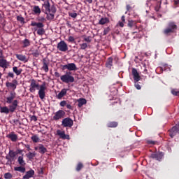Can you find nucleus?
Listing matches in <instances>:
<instances>
[{"instance_id":"obj_1","label":"nucleus","mask_w":179,"mask_h":179,"mask_svg":"<svg viewBox=\"0 0 179 179\" xmlns=\"http://www.w3.org/2000/svg\"><path fill=\"white\" fill-rule=\"evenodd\" d=\"M36 89L37 90H39L38 96L41 100H44V99L45 98V89H47V87H45V83L40 86V85L37 83V81H36V80L32 79L31 80L29 86V92L31 93H34V92H36Z\"/></svg>"},{"instance_id":"obj_2","label":"nucleus","mask_w":179,"mask_h":179,"mask_svg":"<svg viewBox=\"0 0 179 179\" xmlns=\"http://www.w3.org/2000/svg\"><path fill=\"white\" fill-rule=\"evenodd\" d=\"M15 99L16 92L13 91L10 92L9 96L6 98V103H7V104H10L8 106L10 113H15V111H16V108L19 107V101Z\"/></svg>"},{"instance_id":"obj_3","label":"nucleus","mask_w":179,"mask_h":179,"mask_svg":"<svg viewBox=\"0 0 179 179\" xmlns=\"http://www.w3.org/2000/svg\"><path fill=\"white\" fill-rule=\"evenodd\" d=\"M41 11L43 12V13H57V8L55 5H50L49 1H46L44 2V3L42 5Z\"/></svg>"},{"instance_id":"obj_4","label":"nucleus","mask_w":179,"mask_h":179,"mask_svg":"<svg viewBox=\"0 0 179 179\" xmlns=\"http://www.w3.org/2000/svg\"><path fill=\"white\" fill-rule=\"evenodd\" d=\"M31 26L36 27L35 28V30L37 31V34L38 36H43V34H45V29H44V24L43 22H31Z\"/></svg>"},{"instance_id":"obj_5","label":"nucleus","mask_w":179,"mask_h":179,"mask_svg":"<svg viewBox=\"0 0 179 179\" xmlns=\"http://www.w3.org/2000/svg\"><path fill=\"white\" fill-rule=\"evenodd\" d=\"M71 75L72 73L71 71H67L60 77L62 82L64 83H73L75 82V78Z\"/></svg>"},{"instance_id":"obj_6","label":"nucleus","mask_w":179,"mask_h":179,"mask_svg":"<svg viewBox=\"0 0 179 179\" xmlns=\"http://www.w3.org/2000/svg\"><path fill=\"white\" fill-rule=\"evenodd\" d=\"M177 29V24L174 22H169L168 23V27L163 31L165 36H170V34L174 33Z\"/></svg>"},{"instance_id":"obj_7","label":"nucleus","mask_w":179,"mask_h":179,"mask_svg":"<svg viewBox=\"0 0 179 179\" xmlns=\"http://www.w3.org/2000/svg\"><path fill=\"white\" fill-rule=\"evenodd\" d=\"M151 159H155L157 162H162L163 157H164V152H155L150 155Z\"/></svg>"},{"instance_id":"obj_8","label":"nucleus","mask_w":179,"mask_h":179,"mask_svg":"<svg viewBox=\"0 0 179 179\" xmlns=\"http://www.w3.org/2000/svg\"><path fill=\"white\" fill-rule=\"evenodd\" d=\"M169 135L171 136V138H174L177 134H179V122L178 124H176L175 126H173L171 129H170L169 131Z\"/></svg>"},{"instance_id":"obj_9","label":"nucleus","mask_w":179,"mask_h":179,"mask_svg":"<svg viewBox=\"0 0 179 179\" xmlns=\"http://www.w3.org/2000/svg\"><path fill=\"white\" fill-rule=\"evenodd\" d=\"M62 125L64 128H72L73 127V120L71 117H66L63 119Z\"/></svg>"},{"instance_id":"obj_10","label":"nucleus","mask_w":179,"mask_h":179,"mask_svg":"<svg viewBox=\"0 0 179 179\" xmlns=\"http://www.w3.org/2000/svg\"><path fill=\"white\" fill-rule=\"evenodd\" d=\"M62 71L68 69V71L71 72L72 71H78V67H76V64H75V63H69L65 65H62Z\"/></svg>"},{"instance_id":"obj_11","label":"nucleus","mask_w":179,"mask_h":179,"mask_svg":"<svg viewBox=\"0 0 179 179\" xmlns=\"http://www.w3.org/2000/svg\"><path fill=\"white\" fill-rule=\"evenodd\" d=\"M57 48L59 51H62V52H66L68 51V44L65 41H61L57 43Z\"/></svg>"},{"instance_id":"obj_12","label":"nucleus","mask_w":179,"mask_h":179,"mask_svg":"<svg viewBox=\"0 0 179 179\" xmlns=\"http://www.w3.org/2000/svg\"><path fill=\"white\" fill-rule=\"evenodd\" d=\"M65 111L63 110H59L55 113V115L53 116L54 121H58L59 120H62V118L65 117Z\"/></svg>"},{"instance_id":"obj_13","label":"nucleus","mask_w":179,"mask_h":179,"mask_svg":"<svg viewBox=\"0 0 179 179\" xmlns=\"http://www.w3.org/2000/svg\"><path fill=\"white\" fill-rule=\"evenodd\" d=\"M6 87H8V89H10L11 90H13V92H15V90H16V87L17 86V80H13L12 81V83L6 82Z\"/></svg>"},{"instance_id":"obj_14","label":"nucleus","mask_w":179,"mask_h":179,"mask_svg":"<svg viewBox=\"0 0 179 179\" xmlns=\"http://www.w3.org/2000/svg\"><path fill=\"white\" fill-rule=\"evenodd\" d=\"M57 135L59 136L60 139H63L65 141L67 139V141H69L71 139V137L69 134H65V131H61L59 129L57 130Z\"/></svg>"},{"instance_id":"obj_15","label":"nucleus","mask_w":179,"mask_h":179,"mask_svg":"<svg viewBox=\"0 0 179 179\" xmlns=\"http://www.w3.org/2000/svg\"><path fill=\"white\" fill-rule=\"evenodd\" d=\"M131 73L134 76V82H136V83L141 80V76H139V73H138V70H136V69L133 68L131 70Z\"/></svg>"},{"instance_id":"obj_16","label":"nucleus","mask_w":179,"mask_h":179,"mask_svg":"<svg viewBox=\"0 0 179 179\" xmlns=\"http://www.w3.org/2000/svg\"><path fill=\"white\" fill-rule=\"evenodd\" d=\"M34 176V170L31 169L26 172L25 175L22 177V179H30Z\"/></svg>"},{"instance_id":"obj_17","label":"nucleus","mask_w":179,"mask_h":179,"mask_svg":"<svg viewBox=\"0 0 179 179\" xmlns=\"http://www.w3.org/2000/svg\"><path fill=\"white\" fill-rule=\"evenodd\" d=\"M48 65H50V62H48L47 61V59H43V66H42V69L44 70V71L45 73L48 72V71H50V69H48Z\"/></svg>"},{"instance_id":"obj_18","label":"nucleus","mask_w":179,"mask_h":179,"mask_svg":"<svg viewBox=\"0 0 179 179\" xmlns=\"http://www.w3.org/2000/svg\"><path fill=\"white\" fill-rule=\"evenodd\" d=\"M7 138H8V139H10L12 142H16V141H17V134H15L14 132H12L7 135Z\"/></svg>"},{"instance_id":"obj_19","label":"nucleus","mask_w":179,"mask_h":179,"mask_svg":"<svg viewBox=\"0 0 179 179\" xmlns=\"http://www.w3.org/2000/svg\"><path fill=\"white\" fill-rule=\"evenodd\" d=\"M66 92H68V90L65 88L62 89L61 92L57 95V99H58L59 100H61L62 97H64V96H66Z\"/></svg>"},{"instance_id":"obj_20","label":"nucleus","mask_w":179,"mask_h":179,"mask_svg":"<svg viewBox=\"0 0 179 179\" xmlns=\"http://www.w3.org/2000/svg\"><path fill=\"white\" fill-rule=\"evenodd\" d=\"M0 113L1 114H9L10 113V110H9V108L8 106H0Z\"/></svg>"},{"instance_id":"obj_21","label":"nucleus","mask_w":179,"mask_h":179,"mask_svg":"<svg viewBox=\"0 0 179 179\" xmlns=\"http://www.w3.org/2000/svg\"><path fill=\"white\" fill-rule=\"evenodd\" d=\"M77 102L78 103V106L79 108H80L81 107H83L86 103H87V101H86V99L84 98H80L77 100Z\"/></svg>"},{"instance_id":"obj_22","label":"nucleus","mask_w":179,"mask_h":179,"mask_svg":"<svg viewBox=\"0 0 179 179\" xmlns=\"http://www.w3.org/2000/svg\"><path fill=\"white\" fill-rule=\"evenodd\" d=\"M0 68L6 69L8 68V61L5 59H0Z\"/></svg>"},{"instance_id":"obj_23","label":"nucleus","mask_w":179,"mask_h":179,"mask_svg":"<svg viewBox=\"0 0 179 179\" xmlns=\"http://www.w3.org/2000/svg\"><path fill=\"white\" fill-rule=\"evenodd\" d=\"M15 57L17 59H19V61H22V62H27V58L26 57V55H15Z\"/></svg>"},{"instance_id":"obj_24","label":"nucleus","mask_w":179,"mask_h":179,"mask_svg":"<svg viewBox=\"0 0 179 179\" xmlns=\"http://www.w3.org/2000/svg\"><path fill=\"white\" fill-rule=\"evenodd\" d=\"M108 23H110V19H108V17H102L99 21V24H101L102 26Z\"/></svg>"},{"instance_id":"obj_25","label":"nucleus","mask_w":179,"mask_h":179,"mask_svg":"<svg viewBox=\"0 0 179 179\" xmlns=\"http://www.w3.org/2000/svg\"><path fill=\"white\" fill-rule=\"evenodd\" d=\"M13 72H14L17 76H19L21 75L22 72H23V69H17V66H14L13 67Z\"/></svg>"},{"instance_id":"obj_26","label":"nucleus","mask_w":179,"mask_h":179,"mask_svg":"<svg viewBox=\"0 0 179 179\" xmlns=\"http://www.w3.org/2000/svg\"><path fill=\"white\" fill-rule=\"evenodd\" d=\"M113 57H109L106 63V68H108L109 69H111V66H113Z\"/></svg>"},{"instance_id":"obj_27","label":"nucleus","mask_w":179,"mask_h":179,"mask_svg":"<svg viewBox=\"0 0 179 179\" xmlns=\"http://www.w3.org/2000/svg\"><path fill=\"white\" fill-rule=\"evenodd\" d=\"M39 153L41 155H44V153H47V148L44 147V145L43 144H39Z\"/></svg>"},{"instance_id":"obj_28","label":"nucleus","mask_w":179,"mask_h":179,"mask_svg":"<svg viewBox=\"0 0 179 179\" xmlns=\"http://www.w3.org/2000/svg\"><path fill=\"white\" fill-rule=\"evenodd\" d=\"M108 128H117L118 127V122H109L107 124Z\"/></svg>"},{"instance_id":"obj_29","label":"nucleus","mask_w":179,"mask_h":179,"mask_svg":"<svg viewBox=\"0 0 179 179\" xmlns=\"http://www.w3.org/2000/svg\"><path fill=\"white\" fill-rule=\"evenodd\" d=\"M32 10H33L34 15H40V13H41V8H40V7L38 6H34Z\"/></svg>"},{"instance_id":"obj_30","label":"nucleus","mask_w":179,"mask_h":179,"mask_svg":"<svg viewBox=\"0 0 179 179\" xmlns=\"http://www.w3.org/2000/svg\"><path fill=\"white\" fill-rule=\"evenodd\" d=\"M15 171H20V173H25L26 168L24 166H16L14 168Z\"/></svg>"},{"instance_id":"obj_31","label":"nucleus","mask_w":179,"mask_h":179,"mask_svg":"<svg viewBox=\"0 0 179 179\" xmlns=\"http://www.w3.org/2000/svg\"><path fill=\"white\" fill-rule=\"evenodd\" d=\"M17 162L22 167H24V166H26V162H24V159H23V156H20L18 157Z\"/></svg>"},{"instance_id":"obj_32","label":"nucleus","mask_w":179,"mask_h":179,"mask_svg":"<svg viewBox=\"0 0 179 179\" xmlns=\"http://www.w3.org/2000/svg\"><path fill=\"white\" fill-rule=\"evenodd\" d=\"M136 22H135L132 20H128L127 26L130 29H132V27H134V26H136Z\"/></svg>"},{"instance_id":"obj_33","label":"nucleus","mask_w":179,"mask_h":179,"mask_svg":"<svg viewBox=\"0 0 179 179\" xmlns=\"http://www.w3.org/2000/svg\"><path fill=\"white\" fill-rule=\"evenodd\" d=\"M55 13H52V12L48 13L46 14V18H47V20H52L54 19V17H55Z\"/></svg>"},{"instance_id":"obj_34","label":"nucleus","mask_w":179,"mask_h":179,"mask_svg":"<svg viewBox=\"0 0 179 179\" xmlns=\"http://www.w3.org/2000/svg\"><path fill=\"white\" fill-rule=\"evenodd\" d=\"M23 48H26L27 47H30V41L29 39H24L22 41Z\"/></svg>"},{"instance_id":"obj_35","label":"nucleus","mask_w":179,"mask_h":179,"mask_svg":"<svg viewBox=\"0 0 179 179\" xmlns=\"http://www.w3.org/2000/svg\"><path fill=\"white\" fill-rule=\"evenodd\" d=\"M31 55L37 58L40 56V50H34L31 51Z\"/></svg>"},{"instance_id":"obj_36","label":"nucleus","mask_w":179,"mask_h":179,"mask_svg":"<svg viewBox=\"0 0 179 179\" xmlns=\"http://www.w3.org/2000/svg\"><path fill=\"white\" fill-rule=\"evenodd\" d=\"M141 69H142L143 73H144V75H148L149 73L148 72V69L146 68L145 64H143V66H141Z\"/></svg>"},{"instance_id":"obj_37","label":"nucleus","mask_w":179,"mask_h":179,"mask_svg":"<svg viewBox=\"0 0 179 179\" xmlns=\"http://www.w3.org/2000/svg\"><path fill=\"white\" fill-rule=\"evenodd\" d=\"M31 139L34 143H37L40 141V138L37 135L32 136Z\"/></svg>"},{"instance_id":"obj_38","label":"nucleus","mask_w":179,"mask_h":179,"mask_svg":"<svg viewBox=\"0 0 179 179\" xmlns=\"http://www.w3.org/2000/svg\"><path fill=\"white\" fill-rule=\"evenodd\" d=\"M83 169V164L79 162L76 168V171H80Z\"/></svg>"},{"instance_id":"obj_39","label":"nucleus","mask_w":179,"mask_h":179,"mask_svg":"<svg viewBox=\"0 0 179 179\" xmlns=\"http://www.w3.org/2000/svg\"><path fill=\"white\" fill-rule=\"evenodd\" d=\"M8 155L11 159H15V157L16 156V152H15L13 150H10Z\"/></svg>"},{"instance_id":"obj_40","label":"nucleus","mask_w":179,"mask_h":179,"mask_svg":"<svg viewBox=\"0 0 179 179\" xmlns=\"http://www.w3.org/2000/svg\"><path fill=\"white\" fill-rule=\"evenodd\" d=\"M3 177L5 179H10L13 177V176L10 173H6L4 174Z\"/></svg>"},{"instance_id":"obj_41","label":"nucleus","mask_w":179,"mask_h":179,"mask_svg":"<svg viewBox=\"0 0 179 179\" xmlns=\"http://www.w3.org/2000/svg\"><path fill=\"white\" fill-rule=\"evenodd\" d=\"M80 50H86L87 48V43H83L80 44Z\"/></svg>"},{"instance_id":"obj_42","label":"nucleus","mask_w":179,"mask_h":179,"mask_svg":"<svg viewBox=\"0 0 179 179\" xmlns=\"http://www.w3.org/2000/svg\"><path fill=\"white\" fill-rule=\"evenodd\" d=\"M27 157L29 159H33L34 157H36V153L34 152H29L27 154Z\"/></svg>"},{"instance_id":"obj_43","label":"nucleus","mask_w":179,"mask_h":179,"mask_svg":"<svg viewBox=\"0 0 179 179\" xmlns=\"http://www.w3.org/2000/svg\"><path fill=\"white\" fill-rule=\"evenodd\" d=\"M110 27H108L107 28H105L103 30V36H107V34H108V33H110Z\"/></svg>"},{"instance_id":"obj_44","label":"nucleus","mask_w":179,"mask_h":179,"mask_svg":"<svg viewBox=\"0 0 179 179\" xmlns=\"http://www.w3.org/2000/svg\"><path fill=\"white\" fill-rule=\"evenodd\" d=\"M67 41H69V43H71L72 44H73V43H75V38H73V36H69Z\"/></svg>"},{"instance_id":"obj_45","label":"nucleus","mask_w":179,"mask_h":179,"mask_svg":"<svg viewBox=\"0 0 179 179\" xmlns=\"http://www.w3.org/2000/svg\"><path fill=\"white\" fill-rule=\"evenodd\" d=\"M69 16L75 19V18L77 17L78 13H69Z\"/></svg>"},{"instance_id":"obj_46","label":"nucleus","mask_w":179,"mask_h":179,"mask_svg":"<svg viewBox=\"0 0 179 179\" xmlns=\"http://www.w3.org/2000/svg\"><path fill=\"white\" fill-rule=\"evenodd\" d=\"M17 20H18V22H20L21 23H24V17L22 16H17Z\"/></svg>"},{"instance_id":"obj_47","label":"nucleus","mask_w":179,"mask_h":179,"mask_svg":"<svg viewBox=\"0 0 179 179\" xmlns=\"http://www.w3.org/2000/svg\"><path fill=\"white\" fill-rule=\"evenodd\" d=\"M171 93L172 94H173V96H178L179 91H178L177 90H172Z\"/></svg>"},{"instance_id":"obj_48","label":"nucleus","mask_w":179,"mask_h":179,"mask_svg":"<svg viewBox=\"0 0 179 179\" xmlns=\"http://www.w3.org/2000/svg\"><path fill=\"white\" fill-rule=\"evenodd\" d=\"M7 78H11L13 79V78H15V74L13 72H9L7 75Z\"/></svg>"},{"instance_id":"obj_49","label":"nucleus","mask_w":179,"mask_h":179,"mask_svg":"<svg viewBox=\"0 0 179 179\" xmlns=\"http://www.w3.org/2000/svg\"><path fill=\"white\" fill-rule=\"evenodd\" d=\"M67 103L66 101H62L59 103L61 107H65L66 106Z\"/></svg>"},{"instance_id":"obj_50","label":"nucleus","mask_w":179,"mask_h":179,"mask_svg":"<svg viewBox=\"0 0 179 179\" xmlns=\"http://www.w3.org/2000/svg\"><path fill=\"white\" fill-rule=\"evenodd\" d=\"M84 41H85L86 43H91L92 42V39L90 38V36L84 38Z\"/></svg>"},{"instance_id":"obj_51","label":"nucleus","mask_w":179,"mask_h":179,"mask_svg":"<svg viewBox=\"0 0 179 179\" xmlns=\"http://www.w3.org/2000/svg\"><path fill=\"white\" fill-rule=\"evenodd\" d=\"M135 87H136V89H137V90H141V85L138 83L135 84Z\"/></svg>"},{"instance_id":"obj_52","label":"nucleus","mask_w":179,"mask_h":179,"mask_svg":"<svg viewBox=\"0 0 179 179\" xmlns=\"http://www.w3.org/2000/svg\"><path fill=\"white\" fill-rule=\"evenodd\" d=\"M3 58V50L2 49H0V59Z\"/></svg>"},{"instance_id":"obj_53","label":"nucleus","mask_w":179,"mask_h":179,"mask_svg":"<svg viewBox=\"0 0 179 179\" xmlns=\"http://www.w3.org/2000/svg\"><path fill=\"white\" fill-rule=\"evenodd\" d=\"M66 108H67L69 110H73V108L72 107V106H71V104L66 103Z\"/></svg>"},{"instance_id":"obj_54","label":"nucleus","mask_w":179,"mask_h":179,"mask_svg":"<svg viewBox=\"0 0 179 179\" xmlns=\"http://www.w3.org/2000/svg\"><path fill=\"white\" fill-rule=\"evenodd\" d=\"M55 78H59L61 76V74L59 73H58L57 71H55Z\"/></svg>"},{"instance_id":"obj_55","label":"nucleus","mask_w":179,"mask_h":179,"mask_svg":"<svg viewBox=\"0 0 179 179\" xmlns=\"http://www.w3.org/2000/svg\"><path fill=\"white\" fill-rule=\"evenodd\" d=\"M31 120L32 121H37V116L36 115H32L31 117Z\"/></svg>"},{"instance_id":"obj_56","label":"nucleus","mask_w":179,"mask_h":179,"mask_svg":"<svg viewBox=\"0 0 179 179\" xmlns=\"http://www.w3.org/2000/svg\"><path fill=\"white\" fill-rule=\"evenodd\" d=\"M126 9H127V12H129V10H131V6L129 4H127L126 6Z\"/></svg>"},{"instance_id":"obj_57","label":"nucleus","mask_w":179,"mask_h":179,"mask_svg":"<svg viewBox=\"0 0 179 179\" xmlns=\"http://www.w3.org/2000/svg\"><path fill=\"white\" fill-rule=\"evenodd\" d=\"M118 25H119L120 27H124V22L119 21V22H118Z\"/></svg>"},{"instance_id":"obj_58","label":"nucleus","mask_w":179,"mask_h":179,"mask_svg":"<svg viewBox=\"0 0 179 179\" xmlns=\"http://www.w3.org/2000/svg\"><path fill=\"white\" fill-rule=\"evenodd\" d=\"M25 148L27 149V150H31V148H30V145L29 144H27L24 145Z\"/></svg>"},{"instance_id":"obj_59","label":"nucleus","mask_w":179,"mask_h":179,"mask_svg":"<svg viewBox=\"0 0 179 179\" xmlns=\"http://www.w3.org/2000/svg\"><path fill=\"white\" fill-rule=\"evenodd\" d=\"M121 20H122V22H125V15L122 16Z\"/></svg>"},{"instance_id":"obj_60","label":"nucleus","mask_w":179,"mask_h":179,"mask_svg":"<svg viewBox=\"0 0 179 179\" xmlns=\"http://www.w3.org/2000/svg\"><path fill=\"white\" fill-rule=\"evenodd\" d=\"M39 150H40V145H38L36 147H34V150H38L39 151Z\"/></svg>"},{"instance_id":"obj_61","label":"nucleus","mask_w":179,"mask_h":179,"mask_svg":"<svg viewBox=\"0 0 179 179\" xmlns=\"http://www.w3.org/2000/svg\"><path fill=\"white\" fill-rule=\"evenodd\" d=\"M66 26H68V27H72V25L71 24V22H66Z\"/></svg>"},{"instance_id":"obj_62","label":"nucleus","mask_w":179,"mask_h":179,"mask_svg":"<svg viewBox=\"0 0 179 179\" xmlns=\"http://www.w3.org/2000/svg\"><path fill=\"white\" fill-rule=\"evenodd\" d=\"M149 143H150V145H155L156 143H155V141H149Z\"/></svg>"},{"instance_id":"obj_63","label":"nucleus","mask_w":179,"mask_h":179,"mask_svg":"<svg viewBox=\"0 0 179 179\" xmlns=\"http://www.w3.org/2000/svg\"><path fill=\"white\" fill-rule=\"evenodd\" d=\"M17 122H19V120H13V123L14 124H16Z\"/></svg>"},{"instance_id":"obj_64","label":"nucleus","mask_w":179,"mask_h":179,"mask_svg":"<svg viewBox=\"0 0 179 179\" xmlns=\"http://www.w3.org/2000/svg\"><path fill=\"white\" fill-rule=\"evenodd\" d=\"M88 3H92L93 2V0H85Z\"/></svg>"}]
</instances>
